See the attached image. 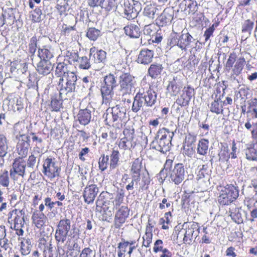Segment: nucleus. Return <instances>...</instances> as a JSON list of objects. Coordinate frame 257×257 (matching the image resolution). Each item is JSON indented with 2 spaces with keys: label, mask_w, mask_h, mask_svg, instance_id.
<instances>
[{
  "label": "nucleus",
  "mask_w": 257,
  "mask_h": 257,
  "mask_svg": "<svg viewBox=\"0 0 257 257\" xmlns=\"http://www.w3.org/2000/svg\"><path fill=\"white\" fill-rule=\"evenodd\" d=\"M56 74L60 77L58 84L60 96L64 99H68L71 96L72 92L75 91L77 75L68 70L67 64L64 62H60L57 64Z\"/></svg>",
  "instance_id": "nucleus-1"
},
{
  "label": "nucleus",
  "mask_w": 257,
  "mask_h": 257,
  "mask_svg": "<svg viewBox=\"0 0 257 257\" xmlns=\"http://www.w3.org/2000/svg\"><path fill=\"white\" fill-rule=\"evenodd\" d=\"M157 94L150 87L145 90L140 89L134 98L132 110L138 112L141 108L152 107L157 102Z\"/></svg>",
  "instance_id": "nucleus-2"
},
{
  "label": "nucleus",
  "mask_w": 257,
  "mask_h": 257,
  "mask_svg": "<svg viewBox=\"0 0 257 257\" xmlns=\"http://www.w3.org/2000/svg\"><path fill=\"white\" fill-rule=\"evenodd\" d=\"M174 135L173 131L163 127L160 129L151 143L152 148L163 153L169 151L171 146V140Z\"/></svg>",
  "instance_id": "nucleus-3"
},
{
  "label": "nucleus",
  "mask_w": 257,
  "mask_h": 257,
  "mask_svg": "<svg viewBox=\"0 0 257 257\" xmlns=\"http://www.w3.org/2000/svg\"><path fill=\"white\" fill-rule=\"evenodd\" d=\"M117 81L113 74H109L104 77L103 83L101 87V93L103 101L107 103L112 98L113 89L117 86Z\"/></svg>",
  "instance_id": "nucleus-4"
},
{
  "label": "nucleus",
  "mask_w": 257,
  "mask_h": 257,
  "mask_svg": "<svg viewBox=\"0 0 257 257\" xmlns=\"http://www.w3.org/2000/svg\"><path fill=\"white\" fill-rule=\"evenodd\" d=\"M70 229L71 220L69 219H63L59 221L55 234L58 249L61 247V245L66 241Z\"/></svg>",
  "instance_id": "nucleus-5"
},
{
  "label": "nucleus",
  "mask_w": 257,
  "mask_h": 257,
  "mask_svg": "<svg viewBox=\"0 0 257 257\" xmlns=\"http://www.w3.org/2000/svg\"><path fill=\"white\" fill-rule=\"evenodd\" d=\"M126 118V112L123 107H121L118 105L111 108V112L110 114H107L105 119L106 121L109 118V123H111L114 127H119L122 125V122L125 120Z\"/></svg>",
  "instance_id": "nucleus-6"
},
{
  "label": "nucleus",
  "mask_w": 257,
  "mask_h": 257,
  "mask_svg": "<svg viewBox=\"0 0 257 257\" xmlns=\"http://www.w3.org/2000/svg\"><path fill=\"white\" fill-rule=\"evenodd\" d=\"M134 77L129 73H123L119 76V91L124 96L132 93L135 88Z\"/></svg>",
  "instance_id": "nucleus-7"
},
{
  "label": "nucleus",
  "mask_w": 257,
  "mask_h": 257,
  "mask_svg": "<svg viewBox=\"0 0 257 257\" xmlns=\"http://www.w3.org/2000/svg\"><path fill=\"white\" fill-rule=\"evenodd\" d=\"M43 168L44 174L51 180L60 176L61 169L54 158H47L44 162Z\"/></svg>",
  "instance_id": "nucleus-8"
},
{
  "label": "nucleus",
  "mask_w": 257,
  "mask_h": 257,
  "mask_svg": "<svg viewBox=\"0 0 257 257\" xmlns=\"http://www.w3.org/2000/svg\"><path fill=\"white\" fill-rule=\"evenodd\" d=\"M123 5L124 14L128 20L136 18L141 10V4L138 1L124 0Z\"/></svg>",
  "instance_id": "nucleus-9"
},
{
  "label": "nucleus",
  "mask_w": 257,
  "mask_h": 257,
  "mask_svg": "<svg viewBox=\"0 0 257 257\" xmlns=\"http://www.w3.org/2000/svg\"><path fill=\"white\" fill-rule=\"evenodd\" d=\"M193 40L194 39L189 33H184L183 31L181 35H176L171 40L170 45H177L182 50H185Z\"/></svg>",
  "instance_id": "nucleus-10"
},
{
  "label": "nucleus",
  "mask_w": 257,
  "mask_h": 257,
  "mask_svg": "<svg viewBox=\"0 0 257 257\" xmlns=\"http://www.w3.org/2000/svg\"><path fill=\"white\" fill-rule=\"evenodd\" d=\"M186 171L183 164H176L170 173V181L176 185L180 184L185 179Z\"/></svg>",
  "instance_id": "nucleus-11"
},
{
  "label": "nucleus",
  "mask_w": 257,
  "mask_h": 257,
  "mask_svg": "<svg viewBox=\"0 0 257 257\" xmlns=\"http://www.w3.org/2000/svg\"><path fill=\"white\" fill-rule=\"evenodd\" d=\"M124 137L121 139L119 143L118 147L120 149L124 150H131L134 148L136 145L134 139V130L125 129L123 132Z\"/></svg>",
  "instance_id": "nucleus-12"
},
{
  "label": "nucleus",
  "mask_w": 257,
  "mask_h": 257,
  "mask_svg": "<svg viewBox=\"0 0 257 257\" xmlns=\"http://www.w3.org/2000/svg\"><path fill=\"white\" fill-rule=\"evenodd\" d=\"M174 14V12L172 8H166L156 20V24L159 27L170 25L173 19Z\"/></svg>",
  "instance_id": "nucleus-13"
},
{
  "label": "nucleus",
  "mask_w": 257,
  "mask_h": 257,
  "mask_svg": "<svg viewBox=\"0 0 257 257\" xmlns=\"http://www.w3.org/2000/svg\"><path fill=\"white\" fill-rule=\"evenodd\" d=\"M195 94L194 88L190 86L184 87L182 93L176 100V103L181 106H186Z\"/></svg>",
  "instance_id": "nucleus-14"
},
{
  "label": "nucleus",
  "mask_w": 257,
  "mask_h": 257,
  "mask_svg": "<svg viewBox=\"0 0 257 257\" xmlns=\"http://www.w3.org/2000/svg\"><path fill=\"white\" fill-rule=\"evenodd\" d=\"M26 167V162L22 158L15 159L13 163V169L10 170L11 177L14 178L16 174L23 177L25 174Z\"/></svg>",
  "instance_id": "nucleus-15"
},
{
  "label": "nucleus",
  "mask_w": 257,
  "mask_h": 257,
  "mask_svg": "<svg viewBox=\"0 0 257 257\" xmlns=\"http://www.w3.org/2000/svg\"><path fill=\"white\" fill-rule=\"evenodd\" d=\"M130 214V209L126 206H121L116 212L115 218V225L116 227H120L123 224Z\"/></svg>",
  "instance_id": "nucleus-16"
},
{
  "label": "nucleus",
  "mask_w": 257,
  "mask_h": 257,
  "mask_svg": "<svg viewBox=\"0 0 257 257\" xmlns=\"http://www.w3.org/2000/svg\"><path fill=\"white\" fill-rule=\"evenodd\" d=\"M98 188L95 184H91L86 186L84 190L83 197L84 201L87 204L92 203L97 193Z\"/></svg>",
  "instance_id": "nucleus-17"
},
{
  "label": "nucleus",
  "mask_w": 257,
  "mask_h": 257,
  "mask_svg": "<svg viewBox=\"0 0 257 257\" xmlns=\"http://www.w3.org/2000/svg\"><path fill=\"white\" fill-rule=\"evenodd\" d=\"M199 232V226L198 223L196 222H192L188 226L184 234V242L189 244H191L194 234L195 233L194 235L197 236Z\"/></svg>",
  "instance_id": "nucleus-18"
},
{
  "label": "nucleus",
  "mask_w": 257,
  "mask_h": 257,
  "mask_svg": "<svg viewBox=\"0 0 257 257\" xmlns=\"http://www.w3.org/2000/svg\"><path fill=\"white\" fill-rule=\"evenodd\" d=\"M161 8L154 5H147L144 9V18L150 22H153L155 15H158L161 12Z\"/></svg>",
  "instance_id": "nucleus-19"
},
{
  "label": "nucleus",
  "mask_w": 257,
  "mask_h": 257,
  "mask_svg": "<svg viewBox=\"0 0 257 257\" xmlns=\"http://www.w3.org/2000/svg\"><path fill=\"white\" fill-rule=\"evenodd\" d=\"M30 148V137H24L19 140L17 146L18 154L22 158L27 155Z\"/></svg>",
  "instance_id": "nucleus-20"
},
{
  "label": "nucleus",
  "mask_w": 257,
  "mask_h": 257,
  "mask_svg": "<svg viewBox=\"0 0 257 257\" xmlns=\"http://www.w3.org/2000/svg\"><path fill=\"white\" fill-rule=\"evenodd\" d=\"M146 171L147 170L143 168L142 160L139 158L135 159L131 169L132 178H134V181L138 179H141V174Z\"/></svg>",
  "instance_id": "nucleus-21"
},
{
  "label": "nucleus",
  "mask_w": 257,
  "mask_h": 257,
  "mask_svg": "<svg viewBox=\"0 0 257 257\" xmlns=\"http://www.w3.org/2000/svg\"><path fill=\"white\" fill-rule=\"evenodd\" d=\"M38 57L42 60L51 61L54 57V50L50 46H39Z\"/></svg>",
  "instance_id": "nucleus-22"
},
{
  "label": "nucleus",
  "mask_w": 257,
  "mask_h": 257,
  "mask_svg": "<svg viewBox=\"0 0 257 257\" xmlns=\"http://www.w3.org/2000/svg\"><path fill=\"white\" fill-rule=\"evenodd\" d=\"M179 8L181 11L188 14H194L198 10L197 3L193 0H183L180 3Z\"/></svg>",
  "instance_id": "nucleus-23"
},
{
  "label": "nucleus",
  "mask_w": 257,
  "mask_h": 257,
  "mask_svg": "<svg viewBox=\"0 0 257 257\" xmlns=\"http://www.w3.org/2000/svg\"><path fill=\"white\" fill-rule=\"evenodd\" d=\"M36 68L39 74L47 75L53 70V65L51 61L40 60L36 64Z\"/></svg>",
  "instance_id": "nucleus-24"
},
{
  "label": "nucleus",
  "mask_w": 257,
  "mask_h": 257,
  "mask_svg": "<svg viewBox=\"0 0 257 257\" xmlns=\"http://www.w3.org/2000/svg\"><path fill=\"white\" fill-rule=\"evenodd\" d=\"M154 53L153 50L148 49L142 50L138 55L137 61L139 63L143 64H148L153 60Z\"/></svg>",
  "instance_id": "nucleus-25"
},
{
  "label": "nucleus",
  "mask_w": 257,
  "mask_h": 257,
  "mask_svg": "<svg viewBox=\"0 0 257 257\" xmlns=\"http://www.w3.org/2000/svg\"><path fill=\"white\" fill-rule=\"evenodd\" d=\"M91 118V111L87 108L81 109L77 114V119L81 124H88Z\"/></svg>",
  "instance_id": "nucleus-26"
},
{
  "label": "nucleus",
  "mask_w": 257,
  "mask_h": 257,
  "mask_svg": "<svg viewBox=\"0 0 257 257\" xmlns=\"http://www.w3.org/2000/svg\"><path fill=\"white\" fill-rule=\"evenodd\" d=\"M14 128L15 133L17 135V138H18V136L22 137V138L24 137H29V136H26L29 132V128L28 125L24 121H21L16 123Z\"/></svg>",
  "instance_id": "nucleus-27"
},
{
  "label": "nucleus",
  "mask_w": 257,
  "mask_h": 257,
  "mask_svg": "<svg viewBox=\"0 0 257 257\" xmlns=\"http://www.w3.org/2000/svg\"><path fill=\"white\" fill-rule=\"evenodd\" d=\"M32 219L36 226L41 228L45 224L47 217L43 213L35 211L32 215Z\"/></svg>",
  "instance_id": "nucleus-28"
},
{
  "label": "nucleus",
  "mask_w": 257,
  "mask_h": 257,
  "mask_svg": "<svg viewBox=\"0 0 257 257\" xmlns=\"http://www.w3.org/2000/svg\"><path fill=\"white\" fill-rule=\"evenodd\" d=\"M43 39H47V38L45 37H39L37 38L36 36H33L30 39L28 45V51L31 54V57L35 55L37 48L38 49L39 46H40V45H38V43L42 41Z\"/></svg>",
  "instance_id": "nucleus-29"
},
{
  "label": "nucleus",
  "mask_w": 257,
  "mask_h": 257,
  "mask_svg": "<svg viewBox=\"0 0 257 257\" xmlns=\"http://www.w3.org/2000/svg\"><path fill=\"white\" fill-rule=\"evenodd\" d=\"M126 35L133 38H138L140 36L141 31L139 27L135 24H130L124 28Z\"/></svg>",
  "instance_id": "nucleus-30"
},
{
  "label": "nucleus",
  "mask_w": 257,
  "mask_h": 257,
  "mask_svg": "<svg viewBox=\"0 0 257 257\" xmlns=\"http://www.w3.org/2000/svg\"><path fill=\"white\" fill-rule=\"evenodd\" d=\"M224 101H222L220 98H217L212 101L209 106L210 110L217 114H222L223 109V106Z\"/></svg>",
  "instance_id": "nucleus-31"
},
{
  "label": "nucleus",
  "mask_w": 257,
  "mask_h": 257,
  "mask_svg": "<svg viewBox=\"0 0 257 257\" xmlns=\"http://www.w3.org/2000/svg\"><path fill=\"white\" fill-rule=\"evenodd\" d=\"M195 138L192 136H189L186 139L185 143L183 146L184 153L188 156H191L194 153L193 147L192 145L195 142Z\"/></svg>",
  "instance_id": "nucleus-32"
},
{
  "label": "nucleus",
  "mask_w": 257,
  "mask_h": 257,
  "mask_svg": "<svg viewBox=\"0 0 257 257\" xmlns=\"http://www.w3.org/2000/svg\"><path fill=\"white\" fill-rule=\"evenodd\" d=\"M15 216L14 219V226L19 228L24 227L25 224V211L23 210H15Z\"/></svg>",
  "instance_id": "nucleus-33"
},
{
  "label": "nucleus",
  "mask_w": 257,
  "mask_h": 257,
  "mask_svg": "<svg viewBox=\"0 0 257 257\" xmlns=\"http://www.w3.org/2000/svg\"><path fill=\"white\" fill-rule=\"evenodd\" d=\"M245 153L248 160H257V143L248 145Z\"/></svg>",
  "instance_id": "nucleus-34"
},
{
  "label": "nucleus",
  "mask_w": 257,
  "mask_h": 257,
  "mask_svg": "<svg viewBox=\"0 0 257 257\" xmlns=\"http://www.w3.org/2000/svg\"><path fill=\"white\" fill-rule=\"evenodd\" d=\"M163 69V67L162 64L153 63L150 65L148 69V74L152 78H156L161 74Z\"/></svg>",
  "instance_id": "nucleus-35"
},
{
  "label": "nucleus",
  "mask_w": 257,
  "mask_h": 257,
  "mask_svg": "<svg viewBox=\"0 0 257 257\" xmlns=\"http://www.w3.org/2000/svg\"><path fill=\"white\" fill-rule=\"evenodd\" d=\"M245 62V60L243 57L238 58L234 65L232 67V74L236 76L239 75L243 68Z\"/></svg>",
  "instance_id": "nucleus-36"
},
{
  "label": "nucleus",
  "mask_w": 257,
  "mask_h": 257,
  "mask_svg": "<svg viewBox=\"0 0 257 257\" xmlns=\"http://www.w3.org/2000/svg\"><path fill=\"white\" fill-rule=\"evenodd\" d=\"M254 21L250 19L245 20L241 26V32L244 34H246L247 37L251 35L252 30L254 27Z\"/></svg>",
  "instance_id": "nucleus-37"
},
{
  "label": "nucleus",
  "mask_w": 257,
  "mask_h": 257,
  "mask_svg": "<svg viewBox=\"0 0 257 257\" xmlns=\"http://www.w3.org/2000/svg\"><path fill=\"white\" fill-rule=\"evenodd\" d=\"M209 141L206 139H201L199 141L197 146V153L203 156H205L208 151Z\"/></svg>",
  "instance_id": "nucleus-38"
},
{
  "label": "nucleus",
  "mask_w": 257,
  "mask_h": 257,
  "mask_svg": "<svg viewBox=\"0 0 257 257\" xmlns=\"http://www.w3.org/2000/svg\"><path fill=\"white\" fill-rule=\"evenodd\" d=\"M247 113H251L252 117L257 118V98H253L247 101Z\"/></svg>",
  "instance_id": "nucleus-39"
},
{
  "label": "nucleus",
  "mask_w": 257,
  "mask_h": 257,
  "mask_svg": "<svg viewBox=\"0 0 257 257\" xmlns=\"http://www.w3.org/2000/svg\"><path fill=\"white\" fill-rule=\"evenodd\" d=\"M140 25L144 26V33L146 35H151L155 32V25L153 22H150L149 21L144 20L143 22H140Z\"/></svg>",
  "instance_id": "nucleus-40"
},
{
  "label": "nucleus",
  "mask_w": 257,
  "mask_h": 257,
  "mask_svg": "<svg viewBox=\"0 0 257 257\" xmlns=\"http://www.w3.org/2000/svg\"><path fill=\"white\" fill-rule=\"evenodd\" d=\"M8 144L4 135H0V157H5L8 153Z\"/></svg>",
  "instance_id": "nucleus-41"
},
{
  "label": "nucleus",
  "mask_w": 257,
  "mask_h": 257,
  "mask_svg": "<svg viewBox=\"0 0 257 257\" xmlns=\"http://www.w3.org/2000/svg\"><path fill=\"white\" fill-rule=\"evenodd\" d=\"M59 97L61 98H58L56 96H53L51 98V106L53 111H58L60 110V108L62 105V99L64 98H62L59 94ZM70 97L67 99H70Z\"/></svg>",
  "instance_id": "nucleus-42"
},
{
  "label": "nucleus",
  "mask_w": 257,
  "mask_h": 257,
  "mask_svg": "<svg viewBox=\"0 0 257 257\" xmlns=\"http://www.w3.org/2000/svg\"><path fill=\"white\" fill-rule=\"evenodd\" d=\"M224 191L232 202L238 196V190L234 186L229 185Z\"/></svg>",
  "instance_id": "nucleus-43"
},
{
  "label": "nucleus",
  "mask_w": 257,
  "mask_h": 257,
  "mask_svg": "<svg viewBox=\"0 0 257 257\" xmlns=\"http://www.w3.org/2000/svg\"><path fill=\"white\" fill-rule=\"evenodd\" d=\"M100 35V31L98 29L92 27L88 29L86 37L91 41H95Z\"/></svg>",
  "instance_id": "nucleus-44"
},
{
  "label": "nucleus",
  "mask_w": 257,
  "mask_h": 257,
  "mask_svg": "<svg viewBox=\"0 0 257 257\" xmlns=\"http://www.w3.org/2000/svg\"><path fill=\"white\" fill-rule=\"evenodd\" d=\"M76 65L79 68L82 69L87 70L91 67L89 59L86 56L80 57Z\"/></svg>",
  "instance_id": "nucleus-45"
},
{
  "label": "nucleus",
  "mask_w": 257,
  "mask_h": 257,
  "mask_svg": "<svg viewBox=\"0 0 257 257\" xmlns=\"http://www.w3.org/2000/svg\"><path fill=\"white\" fill-rule=\"evenodd\" d=\"M106 53L102 50L97 51L93 54L95 63L104 64L106 59Z\"/></svg>",
  "instance_id": "nucleus-46"
},
{
  "label": "nucleus",
  "mask_w": 257,
  "mask_h": 257,
  "mask_svg": "<svg viewBox=\"0 0 257 257\" xmlns=\"http://www.w3.org/2000/svg\"><path fill=\"white\" fill-rule=\"evenodd\" d=\"M119 159V152L113 150L110 155V167L111 169H115L117 166Z\"/></svg>",
  "instance_id": "nucleus-47"
},
{
  "label": "nucleus",
  "mask_w": 257,
  "mask_h": 257,
  "mask_svg": "<svg viewBox=\"0 0 257 257\" xmlns=\"http://www.w3.org/2000/svg\"><path fill=\"white\" fill-rule=\"evenodd\" d=\"M116 0H101L100 6L106 11H110L115 6Z\"/></svg>",
  "instance_id": "nucleus-48"
},
{
  "label": "nucleus",
  "mask_w": 257,
  "mask_h": 257,
  "mask_svg": "<svg viewBox=\"0 0 257 257\" xmlns=\"http://www.w3.org/2000/svg\"><path fill=\"white\" fill-rule=\"evenodd\" d=\"M141 182L139 183V190L143 189L146 185H148L150 182L149 174L147 171L142 172L141 174Z\"/></svg>",
  "instance_id": "nucleus-49"
},
{
  "label": "nucleus",
  "mask_w": 257,
  "mask_h": 257,
  "mask_svg": "<svg viewBox=\"0 0 257 257\" xmlns=\"http://www.w3.org/2000/svg\"><path fill=\"white\" fill-rule=\"evenodd\" d=\"M218 200L219 204L222 205H229L232 202L225 191H222L220 194Z\"/></svg>",
  "instance_id": "nucleus-50"
},
{
  "label": "nucleus",
  "mask_w": 257,
  "mask_h": 257,
  "mask_svg": "<svg viewBox=\"0 0 257 257\" xmlns=\"http://www.w3.org/2000/svg\"><path fill=\"white\" fill-rule=\"evenodd\" d=\"M167 90L172 92L174 95H176L180 91V87L177 85L175 78L169 82L167 86Z\"/></svg>",
  "instance_id": "nucleus-51"
},
{
  "label": "nucleus",
  "mask_w": 257,
  "mask_h": 257,
  "mask_svg": "<svg viewBox=\"0 0 257 257\" xmlns=\"http://www.w3.org/2000/svg\"><path fill=\"white\" fill-rule=\"evenodd\" d=\"M109 160V156H105L102 155L99 159V168L102 171H103L106 169L108 165V162Z\"/></svg>",
  "instance_id": "nucleus-52"
},
{
  "label": "nucleus",
  "mask_w": 257,
  "mask_h": 257,
  "mask_svg": "<svg viewBox=\"0 0 257 257\" xmlns=\"http://www.w3.org/2000/svg\"><path fill=\"white\" fill-rule=\"evenodd\" d=\"M31 242L30 240H26L21 242V251L23 255L28 254L31 250Z\"/></svg>",
  "instance_id": "nucleus-53"
},
{
  "label": "nucleus",
  "mask_w": 257,
  "mask_h": 257,
  "mask_svg": "<svg viewBox=\"0 0 257 257\" xmlns=\"http://www.w3.org/2000/svg\"><path fill=\"white\" fill-rule=\"evenodd\" d=\"M124 196V193L122 190H121L119 192H118L115 198V199L113 202L114 206L117 208L119 206L120 204L123 201V198Z\"/></svg>",
  "instance_id": "nucleus-54"
},
{
  "label": "nucleus",
  "mask_w": 257,
  "mask_h": 257,
  "mask_svg": "<svg viewBox=\"0 0 257 257\" xmlns=\"http://www.w3.org/2000/svg\"><path fill=\"white\" fill-rule=\"evenodd\" d=\"M9 182L8 172L7 170H5L0 175V184L4 187H8Z\"/></svg>",
  "instance_id": "nucleus-55"
},
{
  "label": "nucleus",
  "mask_w": 257,
  "mask_h": 257,
  "mask_svg": "<svg viewBox=\"0 0 257 257\" xmlns=\"http://www.w3.org/2000/svg\"><path fill=\"white\" fill-rule=\"evenodd\" d=\"M236 56L235 54L231 53L228 58L225 64V68L226 70L229 71L233 67V64L236 62Z\"/></svg>",
  "instance_id": "nucleus-56"
},
{
  "label": "nucleus",
  "mask_w": 257,
  "mask_h": 257,
  "mask_svg": "<svg viewBox=\"0 0 257 257\" xmlns=\"http://www.w3.org/2000/svg\"><path fill=\"white\" fill-rule=\"evenodd\" d=\"M153 233L150 229H148V231H146L145 235L143 237V245L148 247L152 242Z\"/></svg>",
  "instance_id": "nucleus-57"
},
{
  "label": "nucleus",
  "mask_w": 257,
  "mask_h": 257,
  "mask_svg": "<svg viewBox=\"0 0 257 257\" xmlns=\"http://www.w3.org/2000/svg\"><path fill=\"white\" fill-rule=\"evenodd\" d=\"M214 30V24H213L211 27L206 29L203 35V37L205 38V42L203 43L204 44L209 41L210 37L212 36Z\"/></svg>",
  "instance_id": "nucleus-58"
},
{
  "label": "nucleus",
  "mask_w": 257,
  "mask_h": 257,
  "mask_svg": "<svg viewBox=\"0 0 257 257\" xmlns=\"http://www.w3.org/2000/svg\"><path fill=\"white\" fill-rule=\"evenodd\" d=\"M122 241L118 244V250L123 253H125L126 251V248L129 245V241H125L124 239H121Z\"/></svg>",
  "instance_id": "nucleus-59"
},
{
  "label": "nucleus",
  "mask_w": 257,
  "mask_h": 257,
  "mask_svg": "<svg viewBox=\"0 0 257 257\" xmlns=\"http://www.w3.org/2000/svg\"><path fill=\"white\" fill-rule=\"evenodd\" d=\"M42 11L40 9H36L32 15V20L36 23L39 22L41 20Z\"/></svg>",
  "instance_id": "nucleus-60"
},
{
  "label": "nucleus",
  "mask_w": 257,
  "mask_h": 257,
  "mask_svg": "<svg viewBox=\"0 0 257 257\" xmlns=\"http://www.w3.org/2000/svg\"><path fill=\"white\" fill-rule=\"evenodd\" d=\"M67 56L69 57V62L70 63H72V62H78V60L80 57H79L77 53L76 52H68L67 54Z\"/></svg>",
  "instance_id": "nucleus-61"
},
{
  "label": "nucleus",
  "mask_w": 257,
  "mask_h": 257,
  "mask_svg": "<svg viewBox=\"0 0 257 257\" xmlns=\"http://www.w3.org/2000/svg\"><path fill=\"white\" fill-rule=\"evenodd\" d=\"M163 241L161 239H158L154 243L153 250L155 252L157 253L158 251H162L164 249L163 246Z\"/></svg>",
  "instance_id": "nucleus-62"
},
{
  "label": "nucleus",
  "mask_w": 257,
  "mask_h": 257,
  "mask_svg": "<svg viewBox=\"0 0 257 257\" xmlns=\"http://www.w3.org/2000/svg\"><path fill=\"white\" fill-rule=\"evenodd\" d=\"M134 178H132V181L126 186V189L127 191L132 190L134 188V186L136 188H138L139 185L138 184V182L140 181V179H136L134 181Z\"/></svg>",
  "instance_id": "nucleus-63"
},
{
  "label": "nucleus",
  "mask_w": 257,
  "mask_h": 257,
  "mask_svg": "<svg viewBox=\"0 0 257 257\" xmlns=\"http://www.w3.org/2000/svg\"><path fill=\"white\" fill-rule=\"evenodd\" d=\"M92 250L89 247L84 248L80 254V257H91Z\"/></svg>",
  "instance_id": "nucleus-64"
}]
</instances>
